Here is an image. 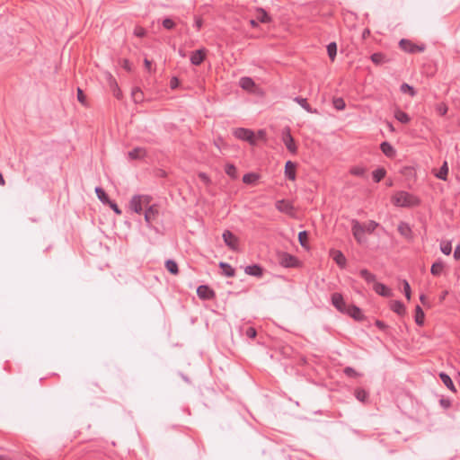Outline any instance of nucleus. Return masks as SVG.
Returning <instances> with one entry per match:
<instances>
[{"instance_id":"1","label":"nucleus","mask_w":460,"mask_h":460,"mask_svg":"<svg viewBox=\"0 0 460 460\" xmlns=\"http://www.w3.org/2000/svg\"><path fill=\"white\" fill-rule=\"evenodd\" d=\"M392 203L396 207L411 208L418 206L420 199L407 191L401 190L393 195Z\"/></svg>"},{"instance_id":"2","label":"nucleus","mask_w":460,"mask_h":460,"mask_svg":"<svg viewBox=\"0 0 460 460\" xmlns=\"http://www.w3.org/2000/svg\"><path fill=\"white\" fill-rule=\"evenodd\" d=\"M152 200L149 195H134L129 201V208L137 214H141L144 207H147Z\"/></svg>"},{"instance_id":"3","label":"nucleus","mask_w":460,"mask_h":460,"mask_svg":"<svg viewBox=\"0 0 460 460\" xmlns=\"http://www.w3.org/2000/svg\"><path fill=\"white\" fill-rule=\"evenodd\" d=\"M234 136L238 139L249 142L251 145L256 144L254 133L251 129L237 128L234 130Z\"/></svg>"},{"instance_id":"4","label":"nucleus","mask_w":460,"mask_h":460,"mask_svg":"<svg viewBox=\"0 0 460 460\" xmlns=\"http://www.w3.org/2000/svg\"><path fill=\"white\" fill-rule=\"evenodd\" d=\"M400 48L407 53L422 52L425 49L424 45H417L409 40L402 39L399 42Z\"/></svg>"},{"instance_id":"5","label":"nucleus","mask_w":460,"mask_h":460,"mask_svg":"<svg viewBox=\"0 0 460 460\" xmlns=\"http://www.w3.org/2000/svg\"><path fill=\"white\" fill-rule=\"evenodd\" d=\"M332 305L341 314H344L348 305L341 293H333L331 297Z\"/></svg>"},{"instance_id":"6","label":"nucleus","mask_w":460,"mask_h":460,"mask_svg":"<svg viewBox=\"0 0 460 460\" xmlns=\"http://www.w3.org/2000/svg\"><path fill=\"white\" fill-rule=\"evenodd\" d=\"M282 140H283V143L285 144L287 149L290 153H292V154H296V153L297 148H296V146L295 144L294 137L290 134L289 128H285V130L283 131Z\"/></svg>"},{"instance_id":"7","label":"nucleus","mask_w":460,"mask_h":460,"mask_svg":"<svg viewBox=\"0 0 460 460\" xmlns=\"http://www.w3.org/2000/svg\"><path fill=\"white\" fill-rule=\"evenodd\" d=\"M222 236L226 246L233 251L237 250L238 239L231 231L226 230Z\"/></svg>"},{"instance_id":"8","label":"nucleus","mask_w":460,"mask_h":460,"mask_svg":"<svg viewBox=\"0 0 460 460\" xmlns=\"http://www.w3.org/2000/svg\"><path fill=\"white\" fill-rule=\"evenodd\" d=\"M365 227L357 220H353L352 222V234L355 239L359 243H363L365 241L364 234Z\"/></svg>"},{"instance_id":"9","label":"nucleus","mask_w":460,"mask_h":460,"mask_svg":"<svg viewBox=\"0 0 460 460\" xmlns=\"http://www.w3.org/2000/svg\"><path fill=\"white\" fill-rule=\"evenodd\" d=\"M197 295L200 299L210 300L215 297V292L207 285H200L197 288Z\"/></svg>"},{"instance_id":"10","label":"nucleus","mask_w":460,"mask_h":460,"mask_svg":"<svg viewBox=\"0 0 460 460\" xmlns=\"http://www.w3.org/2000/svg\"><path fill=\"white\" fill-rule=\"evenodd\" d=\"M276 208L282 213L292 215L294 212V207L292 203L286 199H280L276 202Z\"/></svg>"},{"instance_id":"11","label":"nucleus","mask_w":460,"mask_h":460,"mask_svg":"<svg viewBox=\"0 0 460 460\" xmlns=\"http://www.w3.org/2000/svg\"><path fill=\"white\" fill-rule=\"evenodd\" d=\"M159 214L158 207L156 205L149 206L145 212V220L147 226H150L155 220Z\"/></svg>"},{"instance_id":"12","label":"nucleus","mask_w":460,"mask_h":460,"mask_svg":"<svg viewBox=\"0 0 460 460\" xmlns=\"http://www.w3.org/2000/svg\"><path fill=\"white\" fill-rule=\"evenodd\" d=\"M344 314L349 315L356 321H362L364 319V314L360 308L354 305H349Z\"/></svg>"},{"instance_id":"13","label":"nucleus","mask_w":460,"mask_h":460,"mask_svg":"<svg viewBox=\"0 0 460 460\" xmlns=\"http://www.w3.org/2000/svg\"><path fill=\"white\" fill-rule=\"evenodd\" d=\"M280 264L286 268H293L297 266L298 261L295 256L291 254L283 253L280 256Z\"/></svg>"},{"instance_id":"14","label":"nucleus","mask_w":460,"mask_h":460,"mask_svg":"<svg viewBox=\"0 0 460 460\" xmlns=\"http://www.w3.org/2000/svg\"><path fill=\"white\" fill-rule=\"evenodd\" d=\"M205 57H206L205 49H198L191 53L190 62L194 66H199L204 61Z\"/></svg>"},{"instance_id":"15","label":"nucleus","mask_w":460,"mask_h":460,"mask_svg":"<svg viewBox=\"0 0 460 460\" xmlns=\"http://www.w3.org/2000/svg\"><path fill=\"white\" fill-rule=\"evenodd\" d=\"M373 289L375 292L384 297L392 296L393 293L390 288H388L385 284L376 282L373 286Z\"/></svg>"},{"instance_id":"16","label":"nucleus","mask_w":460,"mask_h":460,"mask_svg":"<svg viewBox=\"0 0 460 460\" xmlns=\"http://www.w3.org/2000/svg\"><path fill=\"white\" fill-rule=\"evenodd\" d=\"M296 164L291 161H288L285 164V175L290 181L296 180Z\"/></svg>"},{"instance_id":"17","label":"nucleus","mask_w":460,"mask_h":460,"mask_svg":"<svg viewBox=\"0 0 460 460\" xmlns=\"http://www.w3.org/2000/svg\"><path fill=\"white\" fill-rule=\"evenodd\" d=\"M244 272L248 275L255 276V277H259V278L262 277V275H263V270H262L261 267L257 264L249 265V266L245 267Z\"/></svg>"},{"instance_id":"18","label":"nucleus","mask_w":460,"mask_h":460,"mask_svg":"<svg viewBox=\"0 0 460 460\" xmlns=\"http://www.w3.org/2000/svg\"><path fill=\"white\" fill-rule=\"evenodd\" d=\"M146 151L143 147H136L128 152V157L131 160L142 159L146 156Z\"/></svg>"},{"instance_id":"19","label":"nucleus","mask_w":460,"mask_h":460,"mask_svg":"<svg viewBox=\"0 0 460 460\" xmlns=\"http://www.w3.org/2000/svg\"><path fill=\"white\" fill-rule=\"evenodd\" d=\"M380 148L382 150V152L387 156V157H394L396 154V151L395 149L394 148V146L388 143V142H383L381 145H380Z\"/></svg>"},{"instance_id":"20","label":"nucleus","mask_w":460,"mask_h":460,"mask_svg":"<svg viewBox=\"0 0 460 460\" xmlns=\"http://www.w3.org/2000/svg\"><path fill=\"white\" fill-rule=\"evenodd\" d=\"M398 232L407 239L411 238V229L410 226L405 222H401L398 225Z\"/></svg>"},{"instance_id":"21","label":"nucleus","mask_w":460,"mask_h":460,"mask_svg":"<svg viewBox=\"0 0 460 460\" xmlns=\"http://www.w3.org/2000/svg\"><path fill=\"white\" fill-rule=\"evenodd\" d=\"M332 259L341 268H344L346 266L347 260L341 251H334L332 252Z\"/></svg>"},{"instance_id":"22","label":"nucleus","mask_w":460,"mask_h":460,"mask_svg":"<svg viewBox=\"0 0 460 460\" xmlns=\"http://www.w3.org/2000/svg\"><path fill=\"white\" fill-rule=\"evenodd\" d=\"M239 85L244 90L251 91L254 87L255 84L251 77L243 76L240 78Z\"/></svg>"},{"instance_id":"23","label":"nucleus","mask_w":460,"mask_h":460,"mask_svg":"<svg viewBox=\"0 0 460 460\" xmlns=\"http://www.w3.org/2000/svg\"><path fill=\"white\" fill-rule=\"evenodd\" d=\"M390 307L394 313H396L399 315H403L405 314V306L401 301H392Z\"/></svg>"},{"instance_id":"24","label":"nucleus","mask_w":460,"mask_h":460,"mask_svg":"<svg viewBox=\"0 0 460 460\" xmlns=\"http://www.w3.org/2000/svg\"><path fill=\"white\" fill-rule=\"evenodd\" d=\"M359 275L362 279H364V280L367 282V283H373L375 284L376 281V275L371 273L369 270H367V269H363L359 271Z\"/></svg>"},{"instance_id":"25","label":"nucleus","mask_w":460,"mask_h":460,"mask_svg":"<svg viewBox=\"0 0 460 460\" xmlns=\"http://www.w3.org/2000/svg\"><path fill=\"white\" fill-rule=\"evenodd\" d=\"M439 377H440V379H441L442 383H443V384H444V385H446L449 390H451V391H453V392H456V387H455V385H454V383H453V381H452L451 377H450L447 374H446V373H444V372H441V373L439 374Z\"/></svg>"},{"instance_id":"26","label":"nucleus","mask_w":460,"mask_h":460,"mask_svg":"<svg viewBox=\"0 0 460 460\" xmlns=\"http://www.w3.org/2000/svg\"><path fill=\"white\" fill-rule=\"evenodd\" d=\"M296 102H297L304 110H305L309 113H317L316 110H313L309 103L307 102V100L302 97H296L294 99Z\"/></svg>"},{"instance_id":"27","label":"nucleus","mask_w":460,"mask_h":460,"mask_svg":"<svg viewBox=\"0 0 460 460\" xmlns=\"http://www.w3.org/2000/svg\"><path fill=\"white\" fill-rule=\"evenodd\" d=\"M255 18L258 22L262 23H266L270 21V18L268 15L267 12L261 8L256 10Z\"/></svg>"},{"instance_id":"28","label":"nucleus","mask_w":460,"mask_h":460,"mask_svg":"<svg viewBox=\"0 0 460 460\" xmlns=\"http://www.w3.org/2000/svg\"><path fill=\"white\" fill-rule=\"evenodd\" d=\"M444 270V264L441 261L434 262L431 266L430 272L433 276H440Z\"/></svg>"},{"instance_id":"29","label":"nucleus","mask_w":460,"mask_h":460,"mask_svg":"<svg viewBox=\"0 0 460 460\" xmlns=\"http://www.w3.org/2000/svg\"><path fill=\"white\" fill-rule=\"evenodd\" d=\"M260 179V175L255 172H249L243 176V181L245 184H254Z\"/></svg>"},{"instance_id":"30","label":"nucleus","mask_w":460,"mask_h":460,"mask_svg":"<svg viewBox=\"0 0 460 460\" xmlns=\"http://www.w3.org/2000/svg\"><path fill=\"white\" fill-rule=\"evenodd\" d=\"M219 267L223 270V274L226 277H234L235 274L234 269L226 262H220Z\"/></svg>"},{"instance_id":"31","label":"nucleus","mask_w":460,"mask_h":460,"mask_svg":"<svg viewBox=\"0 0 460 460\" xmlns=\"http://www.w3.org/2000/svg\"><path fill=\"white\" fill-rule=\"evenodd\" d=\"M394 118L398 121H400L401 123H403V124L408 123L410 121V119H411L409 115L406 112H404V111H402L401 110H396L395 111Z\"/></svg>"},{"instance_id":"32","label":"nucleus","mask_w":460,"mask_h":460,"mask_svg":"<svg viewBox=\"0 0 460 460\" xmlns=\"http://www.w3.org/2000/svg\"><path fill=\"white\" fill-rule=\"evenodd\" d=\"M371 61L376 65H382L385 62H386L385 56L381 52H376L371 55L370 57Z\"/></svg>"},{"instance_id":"33","label":"nucleus","mask_w":460,"mask_h":460,"mask_svg":"<svg viewBox=\"0 0 460 460\" xmlns=\"http://www.w3.org/2000/svg\"><path fill=\"white\" fill-rule=\"evenodd\" d=\"M424 313L420 305H417L415 308V323L421 326L424 323Z\"/></svg>"},{"instance_id":"34","label":"nucleus","mask_w":460,"mask_h":460,"mask_svg":"<svg viewBox=\"0 0 460 460\" xmlns=\"http://www.w3.org/2000/svg\"><path fill=\"white\" fill-rule=\"evenodd\" d=\"M165 268L170 273L173 275H176L179 272L178 265L173 260H167L165 262Z\"/></svg>"},{"instance_id":"35","label":"nucleus","mask_w":460,"mask_h":460,"mask_svg":"<svg viewBox=\"0 0 460 460\" xmlns=\"http://www.w3.org/2000/svg\"><path fill=\"white\" fill-rule=\"evenodd\" d=\"M447 173H448L447 163L444 162V164L440 167L439 171L436 173V177L440 180L446 181Z\"/></svg>"},{"instance_id":"36","label":"nucleus","mask_w":460,"mask_h":460,"mask_svg":"<svg viewBox=\"0 0 460 460\" xmlns=\"http://www.w3.org/2000/svg\"><path fill=\"white\" fill-rule=\"evenodd\" d=\"M95 193L98 197V199L104 204L110 202V199H109V197L108 195L106 194V192L104 191L103 189H102L101 187H96L95 188Z\"/></svg>"},{"instance_id":"37","label":"nucleus","mask_w":460,"mask_h":460,"mask_svg":"<svg viewBox=\"0 0 460 460\" xmlns=\"http://www.w3.org/2000/svg\"><path fill=\"white\" fill-rule=\"evenodd\" d=\"M355 396L358 401L364 402L368 398V393L362 388H357L355 390Z\"/></svg>"},{"instance_id":"38","label":"nucleus","mask_w":460,"mask_h":460,"mask_svg":"<svg viewBox=\"0 0 460 460\" xmlns=\"http://www.w3.org/2000/svg\"><path fill=\"white\" fill-rule=\"evenodd\" d=\"M327 52L331 60L333 61L337 54V45L335 42H331L328 44Z\"/></svg>"},{"instance_id":"39","label":"nucleus","mask_w":460,"mask_h":460,"mask_svg":"<svg viewBox=\"0 0 460 460\" xmlns=\"http://www.w3.org/2000/svg\"><path fill=\"white\" fill-rule=\"evenodd\" d=\"M385 170L384 168H378L373 172V179L376 182H379L385 176Z\"/></svg>"},{"instance_id":"40","label":"nucleus","mask_w":460,"mask_h":460,"mask_svg":"<svg viewBox=\"0 0 460 460\" xmlns=\"http://www.w3.org/2000/svg\"><path fill=\"white\" fill-rule=\"evenodd\" d=\"M226 173L228 176H230L231 178H233V179L237 178L236 167L234 164H226Z\"/></svg>"},{"instance_id":"41","label":"nucleus","mask_w":460,"mask_h":460,"mask_svg":"<svg viewBox=\"0 0 460 460\" xmlns=\"http://www.w3.org/2000/svg\"><path fill=\"white\" fill-rule=\"evenodd\" d=\"M400 90L402 93H408L411 96H414L416 94V91L414 90V88L411 85H409L408 84L406 83H403L401 87H400Z\"/></svg>"},{"instance_id":"42","label":"nucleus","mask_w":460,"mask_h":460,"mask_svg":"<svg viewBox=\"0 0 460 460\" xmlns=\"http://www.w3.org/2000/svg\"><path fill=\"white\" fill-rule=\"evenodd\" d=\"M349 172L355 176H364L366 169L362 166H353L350 168Z\"/></svg>"},{"instance_id":"43","label":"nucleus","mask_w":460,"mask_h":460,"mask_svg":"<svg viewBox=\"0 0 460 460\" xmlns=\"http://www.w3.org/2000/svg\"><path fill=\"white\" fill-rule=\"evenodd\" d=\"M440 250L441 252L446 254V255H449L452 252V245H451V243L450 242H446V241H443L441 243H440Z\"/></svg>"},{"instance_id":"44","label":"nucleus","mask_w":460,"mask_h":460,"mask_svg":"<svg viewBox=\"0 0 460 460\" xmlns=\"http://www.w3.org/2000/svg\"><path fill=\"white\" fill-rule=\"evenodd\" d=\"M333 106L337 111H342L345 109V102L342 98H334L333 99Z\"/></svg>"},{"instance_id":"45","label":"nucleus","mask_w":460,"mask_h":460,"mask_svg":"<svg viewBox=\"0 0 460 460\" xmlns=\"http://www.w3.org/2000/svg\"><path fill=\"white\" fill-rule=\"evenodd\" d=\"M436 111H437L439 115H441V116L446 115V114H447V104H446V103H444V102H440V103L437 104V106H436Z\"/></svg>"},{"instance_id":"46","label":"nucleus","mask_w":460,"mask_h":460,"mask_svg":"<svg viewBox=\"0 0 460 460\" xmlns=\"http://www.w3.org/2000/svg\"><path fill=\"white\" fill-rule=\"evenodd\" d=\"M307 237H308V234H307L306 231H301L298 234V241H299L301 246H303V247L306 246Z\"/></svg>"},{"instance_id":"47","label":"nucleus","mask_w":460,"mask_h":460,"mask_svg":"<svg viewBox=\"0 0 460 460\" xmlns=\"http://www.w3.org/2000/svg\"><path fill=\"white\" fill-rule=\"evenodd\" d=\"M365 227V231L368 233H372L378 226V224L375 221H369L366 225L363 226Z\"/></svg>"},{"instance_id":"48","label":"nucleus","mask_w":460,"mask_h":460,"mask_svg":"<svg viewBox=\"0 0 460 460\" xmlns=\"http://www.w3.org/2000/svg\"><path fill=\"white\" fill-rule=\"evenodd\" d=\"M402 286H403V292L405 295V297L410 300L411 299V287L407 280H402Z\"/></svg>"},{"instance_id":"49","label":"nucleus","mask_w":460,"mask_h":460,"mask_svg":"<svg viewBox=\"0 0 460 460\" xmlns=\"http://www.w3.org/2000/svg\"><path fill=\"white\" fill-rule=\"evenodd\" d=\"M163 26L167 30H172L174 28L175 22L170 18H165L163 21Z\"/></svg>"},{"instance_id":"50","label":"nucleus","mask_w":460,"mask_h":460,"mask_svg":"<svg viewBox=\"0 0 460 460\" xmlns=\"http://www.w3.org/2000/svg\"><path fill=\"white\" fill-rule=\"evenodd\" d=\"M134 35L142 38L146 35V30L140 26H137L134 30Z\"/></svg>"},{"instance_id":"51","label":"nucleus","mask_w":460,"mask_h":460,"mask_svg":"<svg viewBox=\"0 0 460 460\" xmlns=\"http://www.w3.org/2000/svg\"><path fill=\"white\" fill-rule=\"evenodd\" d=\"M77 100L84 105L86 103L85 95L82 89L77 88Z\"/></svg>"},{"instance_id":"52","label":"nucleus","mask_w":460,"mask_h":460,"mask_svg":"<svg viewBox=\"0 0 460 460\" xmlns=\"http://www.w3.org/2000/svg\"><path fill=\"white\" fill-rule=\"evenodd\" d=\"M344 374L350 377H354V376H358V373L355 371V369L350 367H347L344 368Z\"/></svg>"},{"instance_id":"53","label":"nucleus","mask_w":460,"mask_h":460,"mask_svg":"<svg viewBox=\"0 0 460 460\" xmlns=\"http://www.w3.org/2000/svg\"><path fill=\"white\" fill-rule=\"evenodd\" d=\"M245 334L248 338H251V339H253L256 337L257 335V332L255 330V328L253 327H249L246 332H245Z\"/></svg>"},{"instance_id":"54","label":"nucleus","mask_w":460,"mask_h":460,"mask_svg":"<svg viewBox=\"0 0 460 460\" xmlns=\"http://www.w3.org/2000/svg\"><path fill=\"white\" fill-rule=\"evenodd\" d=\"M375 324H376V326L378 329H380V330H382V331H385V330L387 329V325H386L384 322H382V321H380V320H376V323H375Z\"/></svg>"},{"instance_id":"55","label":"nucleus","mask_w":460,"mask_h":460,"mask_svg":"<svg viewBox=\"0 0 460 460\" xmlns=\"http://www.w3.org/2000/svg\"><path fill=\"white\" fill-rule=\"evenodd\" d=\"M203 25V21L200 17H195V22H194V26L196 27V29L198 31H199L201 29Z\"/></svg>"},{"instance_id":"56","label":"nucleus","mask_w":460,"mask_h":460,"mask_svg":"<svg viewBox=\"0 0 460 460\" xmlns=\"http://www.w3.org/2000/svg\"><path fill=\"white\" fill-rule=\"evenodd\" d=\"M108 204H110L111 208H112V210L118 214V215H120L121 214V210L119 208L118 205L112 201L110 200V202H108Z\"/></svg>"},{"instance_id":"57","label":"nucleus","mask_w":460,"mask_h":460,"mask_svg":"<svg viewBox=\"0 0 460 460\" xmlns=\"http://www.w3.org/2000/svg\"><path fill=\"white\" fill-rule=\"evenodd\" d=\"M122 67L125 70L128 71V72H130L131 69H132L131 64H130V62L128 59H123V61H122Z\"/></svg>"},{"instance_id":"58","label":"nucleus","mask_w":460,"mask_h":460,"mask_svg":"<svg viewBox=\"0 0 460 460\" xmlns=\"http://www.w3.org/2000/svg\"><path fill=\"white\" fill-rule=\"evenodd\" d=\"M199 177L202 181H204L207 184L210 182L209 177L205 172L199 173Z\"/></svg>"},{"instance_id":"59","label":"nucleus","mask_w":460,"mask_h":460,"mask_svg":"<svg viewBox=\"0 0 460 460\" xmlns=\"http://www.w3.org/2000/svg\"><path fill=\"white\" fill-rule=\"evenodd\" d=\"M179 85V80L177 77H172L170 81V86L172 89L177 88Z\"/></svg>"},{"instance_id":"60","label":"nucleus","mask_w":460,"mask_h":460,"mask_svg":"<svg viewBox=\"0 0 460 460\" xmlns=\"http://www.w3.org/2000/svg\"><path fill=\"white\" fill-rule=\"evenodd\" d=\"M141 94H142V93H141V91L138 88H136L132 92V95H133V97H134L136 102H137V99L140 97Z\"/></svg>"},{"instance_id":"61","label":"nucleus","mask_w":460,"mask_h":460,"mask_svg":"<svg viewBox=\"0 0 460 460\" xmlns=\"http://www.w3.org/2000/svg\"><path fill=\"white\" fill-rule=\"evenodd\" d=\"M144 65H145V67L146 69L148 71V72H151V67H152V63L150 60H148L147 58H145L144 59Z\"/></svg>"},{"instance_id":"62","label":"nucleus","mask_w":460,"mask_h":460,"mask_svg":"<svg viewBox=\"0 0 460 460\" xmlns=\"http://www.w3.org/2000/svg\"><path fill=\"white\" fill-rule=\"evenodd\" d=\"M454 257L456 260H460V246H456L454 252Z\"/></svg>"},{"instance_id":"63","label":"nucleus","mask_w":460,"mask_h":460,"mask_svg":"<svg viewBox=\"0 0 460 460\" xmlns=\"http://www.w3.org/2000/svg\"><path fill=\"white\" fill-rule=\"evenodd\" d=\"M250 24L252 26V27H257L258 26V21L255 19H251L250 20Z\"/></svg>"},{"instance_id":"64","label":"nucleus","mask_w":460,"mask_h":460,"mask_svg":"<svg viewBox=\"0 0 460 460\" xmlns=\"http://www.w3.org/2000/svg\"><path fill=\"white\" fill-rule=\"evenodd\" d=\"M386 126L388 128V129L391 131V132H394V128L393 126V124L391 122H386Z\"/></svg>"}]
</instances>
